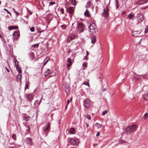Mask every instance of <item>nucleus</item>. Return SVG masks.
<instances>
[{
  "label": "nucleus",
  "mask_w": 148,
  "mask_h": 148,
  "mask_svg": "<svg viewBox=\"0 0 148 148\" xmlns=\"http://www.w3.org/2000/svg\"><path fill=\"white\" fill-rule=\"evenodd\" d=\"M78 141V139H71L70 140V143L71 145H74L76 144Z\"/></svg>",
  "instance_id": "nucleus-10"
},
{
  "label": "nucleus",
  "mask_w": 148,
  "mask_h": 148,
  "mask_svg": "<svg viewBox=\"0 0 148 148\" xmlns=\"http://www.w3.org/2000/svg\"><path fill=\"white\" fill-rule=\"evenodd\" d=\"M71 43L72 44H77V42L76 41H74L73 42Z\"/></svg>",
  "instance_id": "nucleus-50"
},
{
  "label": "nucleus",
  "mask_w": 148,
  "mask_h": 148,
  "mask_svg": "<svg viewBox=\"0 0 148 148\" xmlns=\"http://www.w3.org/2000/svg\"><path fill=\"white\" fill-rule=\"evenodd\" d=\"M144 99L145 100L148 101V92L146 94L145 97H144Z\"/></svg>",
  "instance_id": "nucleus-30"
},
{
  "label": "nucleus",
  "mask_w": 148,
  "mask_h": 148,
  "mask_svg": "<svg viewBox=\"0 0 148 148\" xmlns=\"http://www.w3.org/2000/svg\"><path fill=\"white\" fill-rule=\"evenodd\" d=\"M68 105H66V108H65L66 109L67 108Z\"/></svg>",
  "instance_id": "nucleus-62"
},
{
  "label": "nucleus",
  "mask_w": 148,
  "mask_h": 148,
  "mask_svg": "<svg viewBox=\"0 0 148 148\" xmlns=\"http://www.w3.org/2000/svg\"><path fill=\"white\" fill-rule=\"evenodd\" d=\"M39 46V44H34V45L32 46L34 47H38Z\"/></svg>",
  "instance_id": "nucleus-42"
},
{
  "label": "nucleus",
  "mask_w": 148,
  "mask_h": 148,
  "mask_svg": "<svg viewBox=\"0 0 148 148\" xmlns=\"http://www.w3.org/2000/svg\"><path fill=\"white\" fill-rule=\"evenodd\" d=\"M103 15L104 16L106 17L109 16V9L107 7H106L104 9Z\"/></svg>",
  "instance_id": "nucleus-5"
},
{
  "label": "nucleus",
  "mask_w": 148,
  "mask_h": 148,
  "mask_svg": "<svg viewBox=\"0 0 148 148\" xmlns=\"http://www.w3.org/2000/svg\"><path fill=\"white\" fill-rule=\"evenodd\" d=\"M95 126L97 127V128H100L101 126L102 125L100 124H99L97 123H96L95 125Z\"/></svg>",
  "instance_id": "nucleus-27"
},
{
  "label": "nucleus",
  "mask_w": 148,
  "mask_h": 148,
  "mask_svg": "<svg viewBox=\"0 0 148 148\" xmlns=\"http://www.w3.org/2000/svg\"><path fill=\"white\" fill-rule=\"evenodd\" d=\"M61 26L62 28H63L64 29H65L66 27L65 25H62Z\"/></svg>",
  "instance_id": "nucleus-48"
},
{
  "label": "nucleus",
  "mask_w": 148,
  "mask_h": 148,
  "mask_svg": "<svg viewBox=\"0 0 148 148\" xmlns=\"http://www.w3.org/2000/svg\"><path fill=\"white\" fill-rule=\"evenodd\" d=\"M1 1H0V5L1 4Z\"/></svg>",
  "instance_id": "nucleus-64"
},
{
  "label": "nucleus",
  "mask_w": 148,
  "mask_h": 148,
  "mask_svg": "<svg viewBox=\"0 0 148 148\" xmlns=\"http://www.w3.org/2000/svg\"><path fill=\"white\" fill-rule=\"evenodd\" d=\"M99 135H100V132H98L96 136H99Z\"/></svg>",
  "instance_id": "nucleus-51"
},
{
  "label": "nucleus",
  "mask_w": 148,
  "mask_h": 148,
  "mask_svg": "<svg viewBox=\"0 0 148 148\" xmlns=\"http://www.w3.org/2000/svg\"><path fill=\"white\" fill-rule=\"evenodd\" d=\"M83 66H85V67H87V63L85 62L83 64Z\"/></svg>",
  "instance_id": "nucleus-46"
},
{
  "label": "nucleus",
  "mask_w": 148,
  "mask_h": 148,
  "mask_svg": "<svg viewBox=\"0 0 148 148\" xmlns=\"http://www.w3.org/2000/svg\"><path fill=\"white\" fill-rule=\"evenodd\" d=\"M14 63L15 64V66L16 67L17 66H18V62L17 60H16L14 59Z\"/></svg>",
  "instance_id": "nucleus-29"
},
{
  "label": "nucleus",
  "mask_w": 148,
  "mask_h": 148,
  "mask_svg": "<svg viewBox=\"0 0 148 148\" xmlns=\"http://www.w3.org/2000/svg\"><path fill=\"white\" fill-rule=\"evenodd\" d=\"M148 113H145L143 116V118L144 119H146L148 117Z\"/></svg>",
  "instance_id": "nucleus-32"
},
{
  "label": "nucleus",
  "mask_w": 148,
  "mask_h": 148,
  "mask_svg": "<svg viewBox=\"0 0 148 148\" xmlns=\"http://www.w3.org/2000/svg\"><path fill=\"white\" fill-rule=\"evenodd\" d=\"M126 142H125V141H124V140H123V141H119V143H121V144H122V143H125Z\"/></svg>",
  "instance_id": "nucleus-47"
},
{
  "label": "nucleus",
  "mask_w": 148,
  "mask_h": 148,
  "mask_svg": "<svg viewBox=\"0 0 148 148\" xmlns=\"http://www.w3.org/2000/svg\"><path fill=\"white\" fill-rule=\"evenodd\" d=\"M50 59L48 57H47L45 59V62L43 66H45L46 65V64L47 63V62Z\"/></svg>",
  "instance_id": "nucleus-18"
},
{
  "label": "nucleus",
  "mask_w": 148,
  "mask_h": 148,
  "mask_svg": "<svg viewBox=\"0 0 148 148\" xmlns=\"http://www.w3.org/2000/svg\"><path fill=\"white\" fill-rule=\"evenodd\" d=\"M28 85H29V83L28 82H26V84L25 85V90L26 89H28L29 88L28 87Z\"/></svg>",
  "instance_id": "nucleus-25"
},
{
  "label": "nucleus",
  "mask_w": 148,
  "mask_h": 148,
  "mask_svg": "<svg viewBox=\"0 0 148 148\" xmlns=\"http://www.w3.org/2000/svg\"><path fill=\"white\" fill-rule=\"evenodd\" d=\"M50 129V126L48 123V125L45 127H44L43 129V131L45 132L49 130Z\"/></svg>",
  "instance_id": "nucleus-13"
},
{
  "label": "nucleus",
  "mask_w": 148,
  "mask_h": 148,
  "mask_svg": "<svg viewBox=\"0 0 148 148\" xmlns=\"http://www.w3.org/2000/svg\"><path fill=\"white\" fill-rule=\"evenodd\" d=\"M9 148H18L16 147H15L11 146V147H9Z\"/></svg>",
  "instance_id": "nucleus-53"
},
{
  "label": "nucleus",
  "mask_w": 148,
  "mask_h": 148,
  "mask_svg": "<svg viewBox=\"0 0 148 148\" xmlns=\"http://www.w3.org/2000/svg\"><path fill=\"white\" fill-rule=\"evenodd\" d=\"M88 28L90 30V32L92 34L95 33L97 31V29L95 24L92 22H91L90 23Z\"/></svg>",
  "instance_id": "nucleus-1"
},
{
  "label": "nucleus",
  "mask_w": 148,
  "mask_h": 148,
  "mask_svg": "<svg viewBox=\"0 0 148 148\" xmlns=\"http://www.w3.org/2000/svg\"><path fill=\"white\" fill-rule=\"evenodd\" d=\"M47 71H46L45 73V76H47L49 73V69H47Z\"/></svg>",
  "instance_id": "nucleus-33"
},
{
  "label": "nucleus",
  "mask_w": 148,
  "mask_h": 148,
  "mask_svg": "<svg viewBox=\"0 0 148 148\" xmlns=\"http://www.w3.org/2000/svg\"><path fill=\"white\" fill-rule=\"evenodd\" d=\"M137 18L138 21V23L141 22L144 19L143 17V15L140 13H139L138 14Z\"/></svg>",
  "instance_id": "nucleus-7"
},
{
  "label": "nucleus",
  "mask_w": 148,
  "mask_h": 148,
  "mask_svg": "<svg viewBox=\"0 0 148 148\" xmlns=\"http://www.w3.org/2000/svg\"><path fill=\"white\" fill-rule=\"evenodd\" d=\"M30 116H25L24 117L25 120L26 121H29Z\"/></svg>",
  "instance_id": "nucleus-28"
},
{
  "label": "nucleus",
  "mask_w": 148,
  "mask_h": 148,
  "mask_svg": "<svg viewBox=\"0 0 148 148\" xmlns=\"http://www.w3.org/2000/svg\"><path fill=\"white\" fill-rule=\"evenodd\" d=\"M116 7L117 8H118L119 7V6L118 5V1L117 0H116Z\"/></svg>",
  "instance_id": "nucleus-40"
},
{
  "label": "nucleus",
  "mask_w": 148,
  "mask_h": 148,
  "mask_svg": "<svg viewBox=\"0 0 148 148\" xmlns=\"http://www.w3.org/2000/svg\"><path fill=\"white\" fill-rule=\"evenodd\" d=\"M83 84H84L86 85H87L88 87L89 86V84L88 82V80L87 79V81H84L83 83Z\"/></svg>",
  "instance_id": "nucleus-20"
},
{
  "label": "nucleus",
  "mask_w": 148,
  "mask_h": 148,
  "mask_svg": "<svg viewBox=\"0 0 148 148\" xmlns=\"http://www.w3.org/2000/svg\"><path fill=\"white\" fill-rule=\"evenodd\" d=\"M18 35V33L17 32H15L13 34V36L14 39L16 38Z\"/></svg>",
  "instance_id": "nucleus-26"
},
{
  "label": "nucleus",
  "mask_w": 148,
  "mask_h": 148,
  "mask_svg": "<svg viewBox=\"0 0 148 148\" xmlns=\"http://www.w3.org/2000/svg\"><path fill=\"white\" fill-rule=\"evenodd\" d=\"M31 31L34 32L35 30V28L34 27H32L30 28Z\"/></svg>",
  "instance_id": "nucleus-38"
},
{
  "label": "nucleus",
  "mask_w": 148,
  "mask_h": 148,
  "mask_svg": "<svg viewBox=\"0 0 148 148\" xmlns=\"http://www.w3.org/2000/svg\"><path fill=\"white\" fill-rule=\"evenodd\" d=\"M128 17L130 19H134V18L135 17L134 14H130L128 15Z\"/></svg>",
  "instance_id": "nucleus-19"
},
{
  "label": "nucleus",
  "mask_w": 148,
  "mask_h": 148,
  "mask_svg": "<svg viewBox=\"0 0 148 148\" xmlns=\"http://www.w3.org/2000/svg\"><path fill=\"white\" fill-rule=\"evenodd\" d=\"M60 12L62 14H63L64 13V10L63 8H62L60 10Z\"/></svg>",
  "instance_id": "nucleus-39"
},
{
  "label": "nucleus",
  "mask_w": 148,
  "mask_h": 148,
  "mask_svg": "<svg viewBox=\"0 0 148 148\" xmlns=\"http://www.w3.org/2000/svg\"><path fill=\"white\" fill-rule=\"evenodd\" d=\"M75 0H72V4L73 5H75Z\"/></svg>",
  "instance_id": "nucleus-43"
},
{
  "label": "nucleus",
  "mask_w": 148,
  "mask_h": 148,
  "mask_svg": "<svg viewBox=\"0 0 148 148\" xmlns=\"http://www.w3.org/2000/svg\"><path fill=\"white\" fill-rule=\"evenodd\" d=\"M148 1V0H140L138 1L136 4L139 5H142L144 3H147Z\"/></svg>",
  "instance_id": "nucleus-9"
},
{
  "label": "nucleus",
  "mask_w": 148,
  "mask_h": 148,
  "mask_svg": "<svg viewBox=\"0 0 148 148\" xmlns=\"http://www.w3.org/2000/svg\"><path fill=\"white\" fill-rule=\"evenodd\" d=\"M75 35H73L70 37V39L71 40H72L75 39Z\"/></svg>",
  "instance_id": "nucleus-31"
},
{
  "label": "nucleus",
  "mask_w": 148,
  "mask_h": 148,
  "mask_svg": "<svg viewBox=\"0 0 148 148\" xmlns=\"http://www.w3.org/2000/svg\"><path fill=\"white\" fill-rule=\"evenodd\" d=\"M78 29L80 32H82L84 29V26L83 23H79L78 24Z\"/></svg>",
  "instance_id": "nucleus-8"
},
{
  "label": "nucleus",
  "mask_w": 148,
  "mask_h": 148,
  "mask_svg": "<svg viewBox=\"0 0 148 148\" xmlns=\"http://www.w3.org/2000/svg\"><path fill=\"white\" fill-rule=\"evenodd\" d=\"M99 79H101V76H99Z\"/></svg>",
  "instance_id": "nucleus-60"
},
{
  "label": "nucleus",
  "mask_w": 148,
  "mask_h": 148,
  "mask_svg": "<svg viewBox=\"0 0 148 148\" xmlns=\"http://www.w3.org/2000/svg\"><path fill=\"white\" fill-rule=\"evenodd\" d=\"M29 131H30V129L28 128V131L29 132Z\"/></svg>",
  "instance_id": "nucleus-61"
},
{
  "label": "nucleus",
  "mask_w": 148,
  "mask_h": 148,
  "mask_svg": "<svg viewBox=\"0 0 148 148\" xmlns=\"http://www.w3.org/2000/svg\"><path fill=\"white\" fill-rule=\"evenodd\" d=\"M17 79H19V81L21 82L22 79V75L21 74H18L16 77Z\"/></svg>",
  "instance_id": "nucleus-24"
},
{
  "label": "nucleus",
  "mask_w": 148,
  "mask_h": 148,
  "mask_svg": "<svg viewBox=\"0 0 148 148\" xmlns=\"http://www.w3.org/2000/svg\"><path fill=\"white\" fill-rule=\"evenodd\" d=\"M84 106L87 108H89L91 106V103L89 99H86L84 101Z\"/></svg>",
  "instance_id": "nucleus-4"
},
{
  "label": "nucleus",
  "mask_w": 148,
  "mask_h": 148,
  "mask_svg": "<svg viewBox=\"0 0 148 148\" xmlns=\"http://www.w3.org/2000/svg\"><path fill=\"white\" fill-rule=\"evenodd\" d=\"M108 110H106L103 111L102 113V115H104L106 114H107L108 113Z\"/></svg>",
  "instance_id": "nucleus-36"
},
{
  "label": "nucleus",
  "mask_w": 148,
  "mask_h": 148,
  "mask_svg": "<svg viewBox=\"0 0 148 148\" xmlns=\"http://www.w3.org/2000/svg\"><path fill=\"white\" fill-rule=\"evenodd\" d=\"M69 102H70L69 100V99L67 100V105H68L69 104Z\"/></svg>",
  "instance_id": "nucleus-55"
},
{
  "label": "nucleus",
  "mask_w": 148,
  "mask_h": 148,
  "mask_svg": "<svg viewBox=\"0 0 148 148\" xmlns=\"http://www.w3.org/2000/svg\"><path fill=\"white\" fill-rule=\"evenodd\" d=\"M141 32L142 31L141 30H140L138 31H133L132 32V35L133 36L135 37L139 36L140 35Z\"/></svg>",
  "instance_id": "nucleus-6"
},
{
  "label": "nucleus",
  "mask_w": 148,
  "mask_h": 148,
  "mask_svg": "<svg viewBox=\"0 0 148 148\" xmlns=\"http://www.w3.org/2000/svg\"><path fill=\"white\" fill-rule=\"evenodd\" d=\"M88 59V57H87V56H85L84 57V60H87Z\"/></svg>",
  "instance_id": "nucleus-54"
},
{
  "label": "nucleus",
  "mask_w": 148,
  "mask_h": 148,
  "mask_svg": "<svg viewBox=\"0 0 148 148\" xmlns=\"http://www.w3.org/2000/svg\"><path fill=\"white\" fill-rule=\"evenodd\" d=\"M12 138L14 140H16V136L15 134H13L12 136Z\"/></svg>",
  "instance_id": "nucleus-34"
},
{
  "label": "nucleus",
  "mask_w": 148,
  "mask_h": 148,
  "mask_svg": "<svg viewBox=\"0 0 148 148\" xmlns=\"http://www.w3.org/2000/svg\"><path fill=\"white\" fill-rule=\"evenodd\" d=\"M89 12L87 9H86V11L84 12V15L85 16L87 17H89L90 16V14Z\"/></svg>",
  "instance_id": "nucleus-14"
},
{
  "label": "nucleus",
  "mask_w": 148,
  "mask_h": 148,
  "mask_svg": "<svg viewBox=\"0 0 148 148\" xmlns=\"http://www.w3.org/2000/svg\"><path fill=\"white\" fill-rule=\"evenodd\" d=\"M65 8L66 10V11L68 12L70 14V16L71 18L74 14V8L73 7L71 6L68 7L66 4L65 5Z\"/></svg>",
  "instance_id": "nucleus-3"
},
{
  "label": "nucleus",
  "mask_w": 148,
  "mask_h": 148,
  "mask_svg": "<svg viewBox=\"0 0 148 148\" xmlns=\"http://www.w3.org/2000/svg\"><path fill=\"white\" fill-rule=\"evenodd\" d=\"M42 97H41V99H40V103H39V104L40 103V102H41V100H42Z\"/></svg>",
  "instance_id": "nucleus-59"
},
{
  "label": "nucleus",
  "mask_w": 148,
  "mask_h": 148,
  "mask_svg": "<svg viewBox=\"0 0 148 148\" xmlns=\"http://www.w3.org/2000/svg\"><path fill=\"white\" fill-rule=\"evenodd\" d=\"M91 43H92L94 44L95 43L96 40V38L95 36H93L91 38Z\"/></svg>",
  "instance_id": "nucleus-16"
},
{
  "label": "nucleus",
  "mask_w": 148,
  "mask_h": 148,
  "mask_svg": "<svg viewBox=\"0 0 148 148\" xmlns=\"http://www.w3.org/2000/svg\"><path fill=\"white\" fill-rule=\"evenodd\" d=\"M25 142L26 144L32 145V140L31 138H27L25 140Z\"/></svg>",
  "instance_id": "nucleus-11"
},
{
  "label": "nucleus",
  "mask_w": 148,
  "mask_h": 148,
  "mask_svg": "<svg viewBox=\"0 0 148 148\" xmlns=\"http://www.w3.org/2000/svg\"><path fill=\"white\" fill-rule=\"evenodd\" d=\"M148 32V27H147L145 29V34H146Z\"/></svg>",
  "instance_id": "nucleus-41"
},
{
  "label": "nucleus",
  "mask_w": 148,
  "mask_h": 148,
  "mask_svg": "<svg viewBox=\"0 0 148 148\" xmlns=\"http://www.w3.org/2000/svg\"><path fill=\"white\" fill-rule=\"evenodd\" d=\"M137 126L136 125H133L127 127L125 129V131L127 134H130L132 132L136 130Z\"/></svg>",
  "instance_id": "nucleus-2"
},
{
  "label": "nucleus",
  "mask_w": 148,
  "mask_h": 148,
  "mask_svg": "<svg viewBox=\"0 0 148 148\" xmlns=\"http://www.w3.org/2000/svg\"><path fill=\"white\" fill-rule=\"evenodd\" d=\"M17 28L18 27L16 26H10L8 27V29L10 30L16 29H17Z\"/></svg>",
  "instance_id": "nucleus-21"
},
{
  "label": "nucleus",
  "mask_w": 148,
  "mask_h": 148,
  "mask_svg": "<svg viewBox=\"0 0 148 148\" xmlns=\"http://www.w3.org/2000/svg\"><path fill=\"white\" fill-rule=\"evenodd\" d=\"M55 73L53 71L50 74V77H52L55 75Z\"/></svg>",
  "instance_id": "nucleus-35"
},
{
  "label": "nucleus",
  "mask_w": 148,
  "mask_h": 148,
  "mask_svg": "<svg viewBox=\"0 0 148 148\" xmlns=\"http://www.w3.org/2000/svg\"><path fill=\"white\" fill-rule=\"evenodd\" d=\"M49 4L51 5H53L55 4V2H50L49 3Z\"/></svg>",
  "instance_id": "nucleus-49"
},
{
  "label": "nucleus",
  "mask_w": 148,
  "mask_h": 148,
  "mask_svg": "<svg viewBox=\"0 0 148 148\" xmlns=\"http://www.w3.org/2000/svg\"><path fill=\"white\" fill-rule=\"evenodd\" d=\"M86 56H88V51H86Z\"/></svg>",
  "instance_id": "nucleus-56"
},
{
  "label": "nucleus",
  "mask_w": 148,
  "mask_h": 148,
  "mask_svg": "<svg viewBox=\"0 0 148 148\" xmlns=\"http://www.w3.org/2000/svg\"><path fill=\"white\" fill-rule=\"evenodd\" d=\"M86 117L88 120H90L91 119V117H90V115H89L88 114H86Z\"/></svg>",
  "instance_id": "nucleus-37"
},
{
  "label": "nucleus",
  "mask_w": 148,
  "mask_h": 148,
  "mask_svg": "<svg viewBox=\"0 0 148 148\" xmlns=\"http://www.w3.org/2000/svg\"><path fill=\"white\" fill-rule=\"evenodd\" d=\"M4 10L5 11H6L8 13V14H10L11 15V13H10V12H9L6 9H5V8H4Z\"/></svg>",
  "instance_id": "nucleus-45"
},
{
  "label": "nucleus",
  "mask_w": 148,
  "mask_h": 148,
  "mask_svg": "<svg viewBox=\"0 0 148 148\" xmlns=\"http://www.w3.org/2000/svg\"><path fill=\"white\" fill-rule=\"evenodd\" d=\"M67 62L69 63L67 64V67H69L72 64L71 62V60L70 58H69L67 60Z\"/></svg>",
  "instance_id": "nucleus-23"
},
{
  "label": "nucleus",
  "mask_w": 148,
  "mask_h": 148,
  "mask_svg": "<svg viewBox=\"0 0 148 148\" xmlns=\"http://www.w3.org/2000/svg\"><path fill=\"white\" fill-rule=\"evenodd\" d=\"M0 38H2L1 35L0 34Z\"/></svg>",
  "instance_id": "nucleus-63"
},
{
  "label": "nucleus",
  "mask_w": 148,
  "mask_h": 148,
  "mask_svg": "<svg viewBox=\"0 0 148 148\" xmlns=\"http://www.w3.org/2000/svg\"><path fill=\"white\" fill-rule=\"evenodd\" d=\"M29 14L30 15H31L32 14V12H31L30 11H29Z\"/></svg>",
  "instance_id": "nucleus-58"
},
{
  "label": "nucleus",
  "mask_w": 148,
  "mask_h": 148,
  "mask_svg": "<svg viewBox=\"0 0 148 148\" xmlns=\"http://www.w3.org/2000/svg\"><path fill=\"white\" fill-rule=\"evenodd\" d=\"M14 12H15V13L17 15V16H19V13L17 12L16 11V10H15L14 11Z\"/></svg>",
  "instance_id": "nucleus-44"
},
{
  "label": "nucleus",
  "mask_w": 148,
  "mask_h": 148,
  "mask_svg": "<svg viewBox=\"0 0 148 148\" xmlns=\"http://www.w3.org/2000/svg\"><path fill=\"white\" fill-rule=\"evenodd\" d=\"M26 97L27 99L30 100L32 99L33 97V95L32 94H30L27 95Z\"/></svg>",
  "instance_id": "nucleus-17"
},
{
  "label": "nucleus",
  "mask_w": 148,
  "mask_h": 148,
  "mask_svg": "<svg viewBox=\"0 0 148 148\" xmlns=\"http://www.w3.org/2000/svg\"><path fill=\"white\" fill-rule=\"evenodd\" d=\"M17 71L19 73H21L22 72L21 68L18 66L16 67Z\"/></svg>",
  "instance_id": "nucleus-22"
},
{
  "label": "nucleus",
  "mask_w": 148,
  "mask_h": 148,
  "mask_svg": "<svg viewBox=\"0 0 148 148\" xmlns=\"http://www.w3.org/2000/svg\"><path fill=\"white\" fill-rule=\"evenodd\" d=\"M5 69H6V71L8 72H10V70L9 69H8L6 67H5Z\"/></svg>",
  "instance_id": "nucleus-52"
},
{
  "label": "nucleus",
  "mask_w": 148,
  "mask_h": 148,
  "mask_svg": "<svg viewBox=\"0 0 148 148\" xmlns=\"http://www.w3.org/2000/svg\"><path fill=\"white\" fill-rule=\"evenodd\" d=\"M106 90V88H104L103 89V91H105Z\"/></svg>",
  "instance_id": "nucleus-57"
},
{
  "label": "nucleus",
  "mask_w": 148,
  "mask_h": 148,
  "mask_svg": "<svg viewBox=\"0 0 148 148\" xmlns=\"http://www.w3.org/2000/svg\"><path fill=\"white\" fill-rule=\"evenodd\" d=\"M86 6L88 8H90L91 7L92 8H93L94 7L92 3H91V1H89L87 2Z\"/></svg>",
  "instance_id": "nucleus-12"
},
{
  "label": "nucleus",
  "mask_w": 148,
  "mask_h": 148,
  "mask_svg": "<svg viewBox=\"0 0 148 148\" xmlns=\"http://www.w3.org/2000/svg\"><path fill=\"white\" fill-rule=\"evenodd\" d=\"M69 132L70 134H74L75 132V129L73 128L70 129L69 131Z\"/></svg>",
  "instance_id": "nucleus-15"
}]
</instances>
